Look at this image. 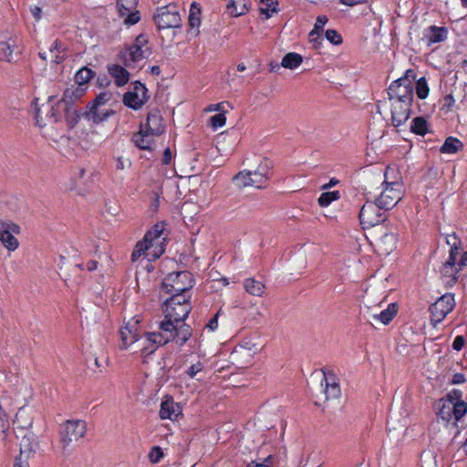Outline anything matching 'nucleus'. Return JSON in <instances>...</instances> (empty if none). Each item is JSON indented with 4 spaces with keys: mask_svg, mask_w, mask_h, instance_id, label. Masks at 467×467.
<instances>
[{
    "mask_svg": "<svg viewBox=\"0 0 467 467\" xmlns=\"http://www.w3.org/2000/svg\"><path fill=\"white\" fill-rule=\"evenodd\" d=\"M386 297V291L376 296L374 287L366 290L363 313L368 322L375 328L389 324L398 313L397 305L394 303L384 307Z\"/></svg>",
    "mask_w": 467,
    "mask_h": 467,
    "instance_id": "nucleus-1",
    "label": "nucleus"
},
{
    "mask_svg": "<svg viewBox=\"0 0 467 467\" xmlns=\"http://www.w3.org/2000/svg\"><path fill=\"white\" fill-rule=\"evenodd\" d=\"M386 297V291L376 296L374 287L366 290L363 313L368 322L375 328L389 324L398 313L397 305L394 303L384 307Z\"/></svg>",
    "mask_w": 467,
    "mask_h": 467,
    "instance_id": "nucleus-2",
    "label": "nucleus"
},
{
    "mask_svg": "<svg viewBox=\"0 0 467 467\" xmlns=\"http://www.w3.org/2000/svg\"><path fill=\"white\" fill-rule=\"evenodd\" d=\"M403 194L404 188L399 171L395 168L387 167L383 182L373 192L374 201L384 210H390L401 201Z\"/></svg>",
    "mask_w": 467,
    "mask_h": 467,
    "instance_id": "nucleus-3",
    "label": "nucleus"
},
{
    "mask_svg": "<svg viewBox=\"0 0 467 467\" xmlns=\"http://www.w3.org/2000/svg\"><path fill=\"white\" fill-rule=\"evenodd\" d=\"M246 169L239 171L233 178L239 188H262L268 181V174L272 169V162L264 157H254L246 161Z\"/></svg>",
    "mask_w": 467,
    "mask_h": 467,
    "instance_id": "nucleus-4",
    "label": "nucleus"
},
{
    "mask_svg": "<svg viewBox=\"0 0 467 467\" xmlns=\"http://www.w3.org/2000/svg\"><path fill=\"white\" fill-rule=\"evenodd\" d=\"M164 231L162 223H156L153 228L148 231L142 241L138 242L131 254L132 261H137L142 255L148 261L158 259L164 253V238L161 234Z\"/></svg>",
    "mask_w": 467,
    "mask_h": 467,
    "instance_id": "nucleus-5",
    "label": "nucleus"
},
{
    "mask_svg": "<svg viewBox=\"0 0 467 467\" xmlns=\"http://www.w3.org/2000/svg\"><path fill=\"white\" fill-rule=\"evenodd\" d=\"M370 238L375 252L381 256H387L397 248L399 232L394 226L381 225L371 232Z\"/></svg>",
    "mask_w": 467,
    "mask_h": 467,
    "instance_id": "nucleus-6",
    "label": "nucleus"
},
{
    "mask_svg": "<svg viewBox=\"0 0 467 467\" xmlns=\"http://www.w3.org/2000/svg\"><path fill=\"white\" fill-rule=\"evenodd\" d=\"M415 74L411 69H408L402 78L395 80L389 88V101L398 103L410 104L413 99Z\"/></svg>",
    "mask_w": 467,
    "mask_h": 467,
    "instance_id": "nucleus-7",
    "label": "nucleus"
},
{
    "mask_svg": "<svg viewBox=\"0 0 467 467\" xmlns=\"http://www.w3.org/2000/svg\"><path fill=\"white\" fill-rule=\"evenodd\" d=\"M150 55V48L145 36L140 35L135 42L121 52V59L129 68L137 69L140 63Z\"/></svg>",
    "mask_w": 467,
    "mask_h": 467,
    "instance_id": "nucleus-8",
    "label": "nucleus"
},
{
    "mask_svg": "<svg viewBox=\"0 0 467 467\" xmlns=\"http://www.w3.org/2000/svg\"><path fill=\"white\" fill-rule=\"evenodd\" d=\"M190 311L191 305L184 295H172L165 302V318L173 319L177 324L183 322Z\"/></svg>",
    "mask_w": 467,
    "mask_h": 467,
    "instance_id": "nucleus-9",
    "label": "nucleus"
},
{
    "mask_svg": "<svg viewBox=\"0 0 467 467\" xmlns=\"http://www.w3.org/2000/svg\"><path fill=\"white\" fill-rule=\"evenodd\" d=\"M261 350L262 346L257 339L247 338L232 352V359L238 366H248Z\"/></svg>",
    "mask_w": 467,
    "mask_h": 467,
    "instance_id": "nucleus-10",
    "label": "nucleus"
},
{
    "mask_svg": "<svg viewBox=\"0 0 467 467\" xmlns=\"http://www.w3.org/2000/svg\"><path fill=\"white\" fill-rule=\"evenodd\" d=\"M192 286V275L187 271L171 273L162 281V288L172 295H182Z\"/></svg>",
    "mask_w": 467,
    "mask_h": 467,
    "instance_id": "nucleus-11",
    "label": "nucleus"
},
{
    "mask_svg": "<svg viewBox=\"0 0 467 467\" xmlns=\"http://www.w3.org/2000/svg\"><path fill=\"white\" fill-rule=\"evenodd\" d=\"M21 233L20 226L10 220H0V243L8 252L18 249L19 241L17 235Z\"/></svg>",
    "mask_w": 467,
    "mask_h": 467,
    "instance_id": "nucleus-12",
    "label": "nucleus"
},
{
    "mask_svg": "<svg viewBox=\"0 0 467 467\" xmlns=\"http://www.w3.org/2000/svg\"><path fill=\"white\" fill-rule=\"evenodd\" d=\"M87 431V424L83 420H68L61 426L60 441L67 446L83 438Z\"/></svg>",
    "mask_w": 467,
    "mask_h": 467,
    "instance_id": "nucleus-13",
    "label": "nucleus"
},
{
    "mask_svg": "<svg viewBox=\"0 0 467 467\" xmlns=\"http://www.w3.org/2000/svg\"><path fill=\"white\" fill-rule=\"evenodd\" d=\"M384 208L379 207L377 202H367L359 213V220L364 229L380 226V223L385 221V214L381 211Z\"/></svg>",
    "mask_w": 467,
    "mask_h": 467,
    "instance_id": "nucleus-14",
    "label": "nucleus"
},
{
    "mask_svg": "<svg viewBox=\"0 0 467 467\" xmlns=\"http://www.w3.org/2000/svg\"><path fill=\"white\" fill-rule=\"evenodd\" d=\"M181 20V16L174 5L162 6L155 15V22L159 28L180 27Z\"/></svg>",
    "mask_w": 467,
    "mask_h": 467,
    "instance_id": "nucleus-15",
    "label": "nucleus"
},
{
    "mask_svg": "<svg viewBox=\"0 0 467 467\" xmlns=\"http://www.w3.org/2000/svg\"><path fill=\"white\" fill-rule=\"evenodd\" d=\"M455 306L453 295L445 294L441 296L431 307V322L438 324L452 311Z\"/></svg>",
    "mask_w": 467,
    "mask_h": 467,
    "instance_id": "nucleus-16",
    "label": "nucleus"
},
{
    "mask_svg": "<svg viewBox=\"0 0 467 467\" xmlns=\"http://www.w3.org/2000/svg\"><path fill=\"white\" fill-rule=\"evenodd\" d=\"M117 10L119 16L127 26H132L140 21V13L137 10V0H118Z\"/></svg>",
    "mask_w": 467,
    "mask_h": 467,
    "instance_id": "nucleus-17",
    "label": "nucleus"
},
{
    "mask_svg": "<svg viewBox=\"0 0 467 467\" xmlns=\"http://www.w3.org/2000/svg\"><path fill=\"white\" fill-rule=\"evenodd\" d=\"M148 100L147 88L140 82H136L133 91L125 94L124 104L131 109H138Z\"/></svg>",
    "mask_w": 467,
    "mask_h": 467,
    "instance_id": "nucleus-18",
    "label": "nucleus"
},
{
    "mask_svg": "<svg viewBox=\"0 0 467 467\" xmlns=\"http://www.w3.org/2000/svg\"><path fill=\"white\" fill-rule=\"evenodd\" d=\"M67 46L58 39L52 42L47 50L39 52V57L44 60H50L56 64L61 63L67 57Z\"/></svg>",
    "mask_w": 467,
    "mask_h": 467,
    "instance_id": "nucleus-19",
    "label": "nucleus"
},
{
    "mask_svg": "<svg viewBox=\"0 0 467 467\" xmlns=\"http://www.w3.org/2000/svg\"><path fill=\"white\" fill-rule=\"evenodd\" d=\"M160 345L154 332L146 333L136 338L135 345L132 347V352H140L142 355H148L153 353Z\"/></svg>",
    "mask_w": 467,
    "mask_h": 467,
    "instance_id": "nucleus-20",
    "label": "nucleus"
},
{
    "mask_svg": "<svg viewBox=\"0 0 467 467\" xmlns=\"http://www.w3.org/2000/svg\"><path fill=\"white\" fill-rule=\"evenodd\" d=\"M18 44L15 37H7L0 41V60L13 63L18 57Z\"/></svg>",
    "mask_w": 467,
    "mask_h": 467,
    "instance_id": "nucleus-21",
    "label": "nucleus"
},
{
    "mask_svg": "<svg viewBox=\"0 0 467 467\" xmlns=\"http://www.w3.org/2000/svg\"><path fill=\"white\" fill-rule=\"evenodd\" d=\"M397 105L399 106H394V102L389 101L391 122L394 127H400L409 119L411 106L406 103H398Z\"/></svg>",
    "mask_w": 467,
    "mask_h": 467,
    "instance_id": "nucleus-22",
    "label": "nucleus"
},
{
    "mask_svg": "<svg viewBox=\"0 0 467 467\" xmlns=\"http://www.w3.org/2000/svg\"><path fill=\"white\" fill-rule=\"evenodd\" d=\"M178 325L173 319L165 318L164 321L160 323L161 331L155 333L156 337L158 338L159 344H166L171 340L175 339V332L178 327Z\"/></svg>",
    "mask_w": 467,
    "mask_h": 467,
    "instance_id": "nucleus-23",
    "label": "nucleus"
},
{
    "mask_svg": "<svg viewBox=\"0 0 467 467\" xmlns=\"http://www.w3.org/2000/svg\"><path fill=\"white\" fill-rule=\"evenodd\" d=\"M159 414L161 420H176L182 414V408L172 399L166 398L161 404Z\"/></svg>",
    "mask_w": 467,
    "mask_h": 467,
    "instance_id": "nucleus-24",
    "label": "nucleus"
},
{
    "mask_svg": "<svg viewBox=\"0 0 467 467\" xmlns=\"http://www.w3.org/2000/svg\"><path fill=\"white\" fill-rule=\"evenodd\" d=\"M321 386H325L326 400H336L340 395V388L337 382L334 374H324L323 379L321 380Z\"/></svg>",
    "mask_w": 467,
    "mask_h": 467,
    "instance_id": "nucleus-25",
    "label": "nucleus"
},
{
    "mask_svg": "<svg viewBox=\"0 0 467 467\" xmlns=\"http://www.w3.org/2000/svg\"><path fill=\"white\" fill-rule=\"evenodd\" d=\"M157 137L159 136L140 127V130L134 135L133 140L139 148L151 150Z\"/></svg>",
    "mask_w": 467,
    "mask_h": 467,
    "instance_id": "nucleus-26",
    "label": "nucleus"
},
{
    "mask_svg": "<svg viewBox=\"0 0 467 467\" xmlns=\"http://www.w3.org/2000/svg\"><path fill=\"white\" fill-rule=\"evenodd\" d=\"M141 127L158 136L162 134L164 131V126L162 124V117L160 112L152 111L149 113L146 123L141 125Z\"/></svg>",
    "mask_w": 467,
    "mask_h": 467,
    "instance_id": "nucleus-27",
    "label": "nucleus"
},
{
    "mask_svg": "<svg viewBox=\"0 0 467 467\" xmlns=\"http://www.w3.org/2000/svg\"><path fill=\"white\" fill-rule=\"evenodd\" d=\"M16 432V438L20 439V455L19 457L28 458L31 451L35 448V441L31 431H26L25 433Z\"/></svg>",
    "mask_w": 467,
    "mask_h": 467,
    "instance_id": "nucleus-28",
    "label": "nucleus"
},
{
    "mask_svg": "<svg viewBox=\"0 0 467 467\" xmlns=\"http://www.w3.org/2000/svg\"><path fill=\"white\" fill-rule=\"evenodd\" d=\"M139 323V320H136L133 324L129 323L126 327H122L120 330V336L122 340V348L126 349H130L132 351V347L135 345V340L138 338V335L136 333L135 325Z\"/></svg>",
    "mask_w": 467,
    "mask_h": 467,
    "instance_id": "nucleus-29",
    "label": "nucleus"
},
{
    "mask_svg": "<svg viewBox=\"0 0 467 467\" xmlns=\"http://www.w3.org/2000/svg\"><path fill=\"white\" fill-rule=\"evenodd\" d=\"M447 37V31L443 27L430 26L424 32V39L430 46L434 43H439L445 40Z\"/></svg>",
    "mask_w": 467,
    "mask_h": 467,
    "instance_id": "nucleus-30",
    "label": "nucleus"
},
{
    "mask_svg": "<svg viewBox=\"0 0 467 467\" xmlns=\"http://www.w3.org/2000/svg\"><path fill=\"white\" fill-rule=\"evenodd\" d=\"M86 90L87 87L72 85L65 90L61 102H64L66 105L71 104L80 99Z\"/></svg>",
    "mask_w": 467,
    "mask_h": 467,
    "instance_id": "nucleus-31",
    "label": "nucleus"
},
{
    "mask_svg": "<svg viewBox=\"0 0 467 467\" xmlns=\"http://www.w3.org/2000/svg\"><path fill=\"white\" fill-rule=\"evenodd\" d=\"M455 254H453V249L450 251V258L448 262L443 265L441 273L444 277L447 279L445 280V283L447 285H451L456 282V269L454 267V262H455Z\"/></svg>",
    "mask_w": 467,
    "mask_h": 467,
    "instance_id": "nucleus-32",
    "label": "nucleus"
},
{
    "mask_svg": "<svg viewBox=\"0 0 467 467\" xmlns=\"http://www.w3.org/2000/svg\"><path fill=\"white\" fill-rule=\"evenodd\" d=\"M249 0H230L227 11L232 16H240L249 10Z\"/></svg>",
    "mask_w": 467,
    "mask_h": 467,
    "instance_id": "nucleus-33",
    "label": "nucleus"
},
{
    "mask_svg": "<svg viewBox=\"0 0 467 467\" xmlns=\"http://www.w3.org/2000/svg\"><path fill=\"white\" fill-rule=\"evenodd\" d=\"M245 291L254 296H262L265 294V285L254 278H247L244 282Z\"/></svg>",
    "mask_w": 467,
    "mask_h": 467,
    "instance_id": "nucleus-34",
    "label": "nucleus"
},
{
    "mask_svg": "<svg viewBox=\"0 0 467 467\" xmlns=\"http://www.w3.org/2000/svg\"><path fill=\"white\" fill-rule=\"evenodd\" d=\"M437 415L445 421H450L453 418V403L440 400L436 403Z\"/></svg>",
    "mask_w": 467,
    "mask_h": 467,
    "instance_id": "nucleus-35",
    "label": "nucleus"
},
{
    "mask_svg": "<svg viewBox=\"0 0 467 467\" xmlns=\"http://www.w3.org/2000/svg\"><path fill=\"white\" fill-rule=\"evenodd\" d=\"M303 63V57L295 52L287 53L281 61V66L285 68L295 69Z\"/></svg>",
    "mask_w": 467,
    "mask_h": 467,
    "instance_id": "nucleus-36",
    "label": "nucleus"
},
{
    "mask_svg": "<svg viewBox=\"0 0 467 467\" xmlns=\"http://www.w3.org/2000/svg\"><path fill=\"white\" fill-rule=\"evenodd\" d=\"M110 75L115 78L118 86L125 85L129 80V72L120 66L113 65L109 67Z\"/></svg>",
    "mask_w": 467,
    "mask_h": 467,
    "instance_id": "nucleus-37",
    "label": "nucleus"
},
{
    "mask_svg": "<svg viewBox=\"0 0 467 467\" xmlns=\"http://www.w3.org/2000/svg\"><path fill=\"white\" fill-rule=\"evenodd\" d=\"M278 3L275 0H261L259 3V11L265 18H270L277 12Z\"/></svg>",
    "mask_w": 467,
    "mask_h": 467,
    "instance_id": "nucleus-38",
    "label": "nucleus"
},
{
    "mask_svg": "<svg viewBox=\"0 0 467 467\" xmlns=\"http://www.w3.org/2000/svg\"><path fill=\"white\" fill-rule=\"evenodd\" d=\"M462 148V143L460 140L453 137L446 139L445 142L441 148L442 153L454 154Z\"/></svg>",
    "mask_w": 467,
    "mask_h": 467,
    "instance_id": "nucleus-39",
    "label": "nucleus"
},
{
    "mask_svg": "<svg viewBox=\"0 0 467 467\" xmlns=\"http://www.w3.org/2000/svg\"><path fill=\"white\" fill-rule=\"evenodd\" d=\"M192 336V331L189 326L184 324L183 322L178 325V327L175 332V339L176 342L182 346Z\"/></svg>",
    "mask_w": 467,
    "mask_h": 467,
    "instance_id": "nucleus-40",
    "label": "nucleus"
},
{
    "mask_svg": "<svg viewBox=\"0 0 467 467\" xmlns=\"http://www.w3.org/2000/svg\"><path fill=\"white\" fill-rule=\"evenodd\" d=\"M93 76L94 72L91 69L88 67H82L75 75V84L78 86L86 87Z\"/></svg>",
    "mask_w": 467,
    "mask_h": 467,
    "instance_id": "nucleus-41",
    "label": "nucleus"
},
{
    "mask_svg": "<svg viewBox=\"0 0 467 467\" xmlns=\"http://www.w3.org/2000/svg\"><path fill=\"white\" fill-rule=\"evenodd\" d=\"M111 114L110 110L99 109V107L91 106L88 113L89 119L94 123H99Z\"/></svg>",
    "mask_w": 467,
    "mask_h": 467,
    "instance_id": "nucleus-42",
    "label": "nucleus"
},
{
    "mask_svg": "<svg viewBox=\"0 0 467 467\" xmlns=\"http://www.w3.org/2000/svg\"><path fill=\"white\" fill-rule=\"evenodd\" d=\"M201 10L195 3L192 4L189 15V26L192 28H198L201 25Z\"/></svg>",
    "mask_w": 467,
    "mask_h": 467,
    "instance_id": "nucleus-43",
    "label": "nucleus"
},
{
    "mask_svg": "<svg viewBox=\"0 0 467 467\" xmlns=\"http://www.w3.org/2000/svg\"><path fill=\"white\" fill-rule=\"evenodd\" d=\"M410 130L416 134L425 135L428 131L427 121L420 117L415 118L412 121Z\"/></svg>",
    "mask_w": 467,
    "mask_h": 467,
    "instance_id": "nucleus-44",
    "label": "nucleus"
},
{
    "mask_svg": "<svg viewBox=\"0 0 467 467\" xmlns=\"http://www.w3.org/2000/svg\"><path fill=\"white\" fill-rule=\"evenodd\" d=\"M420 467H437L435 453L431 451H426L420 456Z\"/></svg>",
    "mask_w": 467,
    "mask_h": 467,
    "instance_id": "nucleus-45",
    "label": "nucleus"
},
{
    "mask_svg": "<svg viewBox=\"0 0 467 467\" xmlns=\"http://www.w3.org/2000/svg\"><path fill=\"white\" fill-rule=\"evenodd\" d=\"M339 198V192L337 191L323 192L318 198V203L322 207L328 206L333 201Z\"/></svg>",
    "mask_w": 467,
    "mask_h": 467,
    "instance_id": "nucleus-46",
    "label": "nucleus"
},
{
    "mask_svg": "<svg viewBox=\"0 0 467 467\" xmlns=\"http://www.w3.org/2000/svg\"><path fill=\"white\" fill-rule=\"evenodd\" d=\"M416 94L420 99H424L429 95V87L425 78H420L416 84Z\"/></svg>",
    "mask_w": 467,
    "mask_h": 467,
    "instance_id": "nucleus-47",
    "label": "nucleus"
},
{
    "mask_svg": "<svg viewBox=\"0 0 467 467\" xmlns=\"http://www.w3.org/2000/svg\"><path fill=\"white\" fill-rule=\"evenodd\" d=\"M453 418L455 421L460 420L467 412V403L463 400L453 404Z\"/></svg>",
    "mask_w": 467,
    "mask_h": 467,
    "instance_id": "nucleus-48",
    "label": "nucleus"
},
{
    "mask_svg": "<svg viewBox=\"0 0 467 467\" xmlns=\"http://www.w3.org/2000/svg\"><path fill=\"white\" fill-rule=\"evenodd\" d=\"M163 456L164 454L161 448L155 446L150 449L148 454V459L151 463L156 464L163 458Z\"/></svg>",
    "mask_w": 467,
    "mask_h": 467,
    "instance_id": "nucleus-49",
    "label": "nucleus"
},
{
    "mask_svg": "<svg viewBox=\"0 0 467 467\" xmlns=\"http://www.w3.org/2000/svg\"><path fill=\"white\" fill-rule=\"evenodd\" d=\"M226 123V117L223 113L216 114L210 119V126L212 129L216 130L223 127Z\"/></svg>",
    "mask_w": 467,
    "mask_h": 467,
    "instance_id": "nucleus-50",
    "label": "nucleus"
},
{
    "mask_svg": "<svg viewBox=\"0 0 467 467\" xmlns=\"http://www.w3.org/2000/svg\"><path fill=\"white\" fill-rule=\"evenodd\" d=\"M112 99V94L110 92H102L99 94L93 101L92 106L100 107Z\"/></svg>",
    "mask_w": 467,
    "mask_h": 467,
    "instance_id": "nucleus-51",
    "label": "nucleus"
},
{
    "mask_svg": "<svg viewBox=\"0 0 467 467\" xmlns=\"http://www.w3.org/2000/svg\"><path fill=\"white\" fill-rule=\"evenodd\" d=\"M116 167L119 171H125L131 166L130 160L126 156H118L116 158Z\"/></svg>",
    "mask_w": 467,
    "mask_h": 467,
    "instance_id": "nucleus-52",
    "label": "nucleus"
},
{
    "mask_svg": "<svg viewBox=\"0 0 467 467\" xmlns=\"http://www.w3.org/2000/svg\"><path fill=\"white\" fill-rule=\"evenodd\" d=\"M442 400L453 404L459 403L462 401V392L460 390L453 389L449 392Z\"/></svg>",
    "mask_w": 467,
    "mask_h": 467,
    "instance_id": "nucleus-53",
    "label": "nucleus"
},
{
    "mask_svg": "<svg viewBox=\"0 0 467 467\" xmlns=\"http://www.w3.org/2000/svg\"><path fill=\"white\" fill-rule=\"evenodd\" d=\"M326 38L334 45H338L342 42L340 35L333 29L326 31Z\"/></svg>",
    "mask_w": 467,
    "mask_h": 467,
    "instance_id": "nucleus-54",
    "label": "nucleus"
},
{
    "mask_svg": "<svg viewBox=\"0 0 467 467\" xmlns=\"http://www.w3.org/2000/svg\"><path fill=\"white\" fill-rule=\"evenodd\" d=\"M309 40L313 44L314 47L318 49L323 42V38L320 33L311 31L309 33Z\"/></svg>",
    "mask_w": 467,
    "mask_h": 467,
    "instance_id": "nucleus-55",
    "label": "nucleus"
},
{
    "mask_svg": "<svg viewBox=\"0 0 467 467\" xmlns=\"http://www.w3.org/2000/svg\"><path fill=\"white\" fill-rule=\"evenodd\" d=\"M327 17L326 16H319L317 18L316 24L312 31L320 33L323 30L324 26L327 22Z\"/></svg>",
    "mask_w": 467,
    "mask_h": 467,
    "instance_id": "nucleus-56",
    "label": "nucleus"
},
{
    "mask_svg": "<svg viewBox=\"0 0 467 467\" xmlns=\"http://www.w3.org/2000/svg\"><path fill=\"white\" fill-rule=\"evenodd\" d=\"M446 242L451 246V251L453 249V254L456 255L459 250L456 235L454 234H448L446 237Z\"/></svg>",
    "mask_w": 467,
    "mask_h": 467,
    "instance_id": "nucleus-57",
    "label": "nucleus"
},
{
    "mask_svg": "<svg viewBox=\"0 0 467 467\" xmlns=\"http://www.w3.org/2000/svg\"><path fill=\"white\" fill-rule=\"evenodd\" d=\"M202 368H203V365L201 362H197L195 364H192L190 367L187 373L191 378H194L197 373H199L202 370Z\"/></svg>",
    "mask_w": 467,
    "mask_h": 467,
    "instance_id": "nucleus-58",
    "label": "nucleus"
},
{
    "mask_svg": "<svg viewBox=\"0 0 467 467\" xmlns=\"http://www.w3.org/2000/svg\"><path fill=\"white\" fill-rule=\"evenodd\" d=\"M90 140L93 141L94 144H101L104 140V135L99 133L97 130H93L89 134Z\"/></svg>",
    "mask_w": 467,
    "mask_h": 467,
    "instance_id": "nucleus-59",
    "label": "nucleus"
},
{
    "mask_svg": "<svg viewBox=\"0 0 467 467\" xmlns=\"http://www.w3.org/2000/svg\"><path fill=\"white\" fill-rule=\"evenodd\" d=\"M246 467H273V456L269 455L263 463H250Z\"/></svg>",
    "mask_w": 467,
    "mask_h": 467,
    "instance_id": "nucleus-60",
    "label": "nucleus"
},
{
    "mask_svg": "<svg viewBox=\"0 0 467 467\" xmlns=\"http://www.w3.org/2000/svg\"><path fill=\"white\" fill-rule=\"evenodd\" d=\"M220 313L221 310H219L206 325V328L209 329L210 331H214L218 327V317Z\"/></svg>",
    "mask_w": 467,
    "mask_h": 467,
    "instance_id": "nucleus-61",
    "label": "nucleus"
},
{
    "mask_svg": "<svg viewBox=\"0 0 467 467\" xmlns=\"http://www.w3.org/2000/svg\"><path fill=\"white\" fill-rule=\"evenodd\" d=\"M464 344H465L464 337L462 336H458V337H456V338L453 341L452 348L455 350L460 351L462 348V347L464 346Z\"/></svg>",
    "mask_w": 467,
    "mask_h": 467,
    "instance_id": "nucleus-62",
    "label": "nucleus"
},
{
    "mask_svg": "<svg viewBox=\"0 0 467 467\" xmlns=\"http://www.w3.org/2000/svg\"><path fill=\"white\" fill-rule=\"evenodd\" d=\"M224 110V102H220L216 104H212L205 109V111H223Z\"/></svg>",
    "mask_w": 467,
    "mask_h": 467,
    "instance_id": "nucleus-63",
    "label": "nucleus"
},
{
    "mask_svg": "<svg viewBox=\"0 0 467 467\" xmlns=\"http://www.w3.org/2000/svg\"><path fill=\"white\" fill-rule=\"evenodd\" d=\"M27 460L28 458L18 457L16 461L15 467H30Z\"/></svg>",
    "mask_w": 467,
    "mask_h": 467,
    "instance_id": "nucleus-64",
    "label": "nucleus"
}]
</instances>
